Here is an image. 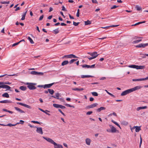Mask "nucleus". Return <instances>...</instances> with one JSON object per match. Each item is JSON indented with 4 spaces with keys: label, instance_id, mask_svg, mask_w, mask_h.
Returning <instances> with one entry per match:
<instances>
[{
    "label": "nucleus",
    "instance_id": "nucleus-4",
    "mask_svg": "<svg viewBox=\"0 0 148 148\" xmlns=\"http://www.w3.org/2000/svg\"><path fill=\"white\" fill-rule=\"evenodd\" d=\"M95 64L91 65H88L87 64H83L81 65L83 68H95Z\"/></svg>",
    "mask_w": 148,
    "mask_h": 148
},
{
    "label": "nucleus",
    "instance_id": "nucleus-40",
    "mask_svg": "<svg viewBox=\"0 0 148 148\" xmlns=\"http://www.w3.org/2000/svg\"><path fill=\"white\" fill-rule=\"evenodd\" d=\"M31 122L33 123H37V124H41L42 123L41 122H40L38 121H31Z\"/></svg>",
    "mask_w": 148,
    "mask_h": 148
},
{
    "label": "nucleus",
    "instance_id": "nucleus-34",
    "mask_svg": "<svg viewBox=\"0 0 148 148\" xmlns=\"http://www.w3.org/2000/svg\"><path fill=\"white\" fill-rule=\"evenodd\" d=\"M98 105V104L96 103L92 104L90 105V106L91 108H93L96 106Z\"/></svg>",
    "mask_w": 148,
    "mask_h": 148
},
{
    "label": "nucleus",
    "instance_id": "nucleus-28",
    "mask_svg": "<svg viewBox=\"0 0 148 148\" xmlns=\"http://www.w3.org/2000/svg\"><path fill=\"white\" fill-rule=\"evenodd\" d=\"M53 32L54 33V34H56L59 32V28H57L56 29L54 30Z\"/></svg>",
    "mask_w": 148,
    "mask_h": 148
},
{
    "label": "nucleus",
    "instance_id": "nucleus-62",
    "mask_svg": "<svg viewBox=\"0 0 148 148\" xmlns=\"http://www.w3.org/2000/svg\"><path fill=\"white\" fill-rule=\"evenodd\" d=\"M89 100L90 101H92L94 100V99L93 97H91L90 98Z\"/></svg>",
    "mask_w": 148,
    "mask_h": 148
},
{
    "label": "nucleus",
    "instance_id": "nucleus-60",
    "mask_svg": "<svg viewBox=\"0 0 148 148\" xmlns=\"http://www.w3.org/2000/svg\"><path fill=\"white\" fill-rule=\"evenodd\" d=\"M133 81H139V79H132Z\"/></svg>",
    "mask_w": 148,
    "mask_h": 148
},
{
    "label": "nucleus",
    "instance_id": "nucleus-8",
    "mask_svg": "<svg viewBox=\"0 0 148 148\" xmlns=\"http://www.w3.org/2000/svg\"><path fill=\"white\" fill-rule=\"evenodd\" d=\"M135 128V131L136 132H138L141 130L140 126H134L131 129L132 131V130Z\"/></svg>",
    "mask_w": 148,
    "mask_h": 148
},
{
    "label": "nucleus",
    "instance_id": "nucleus-54",
    "mask_svg": "<svg viewBox=\"0 0 148 148\" xmlns=\"http://www.w3.org/2000/svg\"><path fill=\"white\" fill-rule=\"evenodd\" d=\"M20 43H19V42H16V43H14L12 45V47H14L16 45H18V44H19Z\"/></svg>",
    "mask_w": 148,
    "mask_h": 148
},
{
    "label": "nucleus",
    "instance_id": "nucleus-59",
    "mask_svg": "<svg viewBox=\"0 0 148 148\" xmlns=\"http://www.w3.org/2000/svg\"><path fill=\"white\" fill-rule=\"evenodd\" d=\"M147 80L146 77L144 78L139 79V81Z\"/></svg>",
    "mask_w": 148,
    "mask_h": 148
},
{
    "label": "nucleus",
    "instance_id": "nucleus-7",
    "mask_svg": "<svg viewBox=\"0 0 148 148\" xmlns=\"http://www.w3.org/2000/svg\"><path fill=\"white\" fill-rule=\"evenodd\" d=\"M31 74L32 75H43L44 73L42 72H38L35 71H32L31 72Z\"/></svg>",
    "mask_w": 148,
    "mask_h": 148
},
{
    "label": "nucleus",
    "instance_id": "nucleus-50",
    "mask_svg": "<svg viewBox=\"0 0 148 148\" xmlns=\"http://www.w3.org/2000/svg\"><path fill=\"white\" fill-rule=\"evenodd\" d=\"M58 111L61 113L64 116H65V114L60 109H58Z\"/></svg>",
    "mask_w": 148,
    "mask_h": 148
},
{
    "label": "nucleus",
    "instance_id": "nucleus-41",
    "mask_svg": "<svg viewBox=\"0 0 148 148\" xmlns=\"http://www.w3.org/2000/svg\"><path fill=\"white\" fill-rule=\"evenodd\" d=\"M105 91L109 95L111 96L112 97H115V96L112 94L110 93V92H109L108 91H107L106 90H105Z\"/></svg>",
    "mask_w": 148,
    "mask_h": 148
},
{
    "label": "nucleus",
    "instance_id": "nucleus-2",
    "mask_svg": "<svg viewBox=\"0 0 148 148\" xmlns=\"http://www.w3.org/2000/svg\"><path fill=\"white\" fill-rule=\"evenodd\" d=\"M27 84L28 85L27 88L30 90H33L36 89V87L34 85H36V83H27Z\"/></svg>",
    "mask_w": 148,
    "mask_h": 148
},
{
    "label": "nucleus",
    "instance_id": "nucleus-36",
    "mask_svg": "<svg viewBox=\"0 0 148 148\" xmlns=\"http://www.w3.org/2000/svg\"><path fill=\"white\" fill-rule=\"evenodd\" d=\"M92 95L95 96H98V94L96 92H91Z\"/></svg>",
    "mask_w": 148,
    "mask_h": 148
},
{
    "label": "nucleus",
    "instance_id": "nucleus-51",
    "mask_svg": "<svg viewBox=\"0 0 148 148\" xmlns=\"http://www.w3.org/2000/svg\"><path fill=\"white\" fill-rule=\"evenodd\" d=\"M135 65H129L128 66V67L131 68L135 69Z\"/></svg>",
    "mask_w": 148,
    "mask_h": 148
},
{
    "label": "nucleus",
    "instance_id": "nucleus-39",
    "mask_svg": "<svg viewBox=\"0 0 148 148\" xmlns=\"http://www.w3.org/2000/svg\"><path fill=\"white\" fill-rule=\"evenodd\" d=\"M122 124L124 125H127L128 124V123L125 121H123L122 122Z\"/></svg>",
    "mask_w": 148,
    "mask_h": 148
},
{
    "label": "nucleus",
    "instance_id": "nucleus-42",
    "mask_svg": "<svg viewBox=\"0 0 148 148\" xmlns=\"http://www.w3.org/2000/svg\"><path fill=\"white\" fill-rule=\"evenodd\" d=\"M65 105L67 107H72L73 108H75V107L74 106L71 105L69 104L66 103V104H65Z\"/></svg>",
    "mask_w": 148,
    "mask_h": 148
},
{
    "label": "nucleus",
    "instance_id": "nucleus-24",
    "mask_svg": "<svg viewBox=\"0 0 148 148\" xmlns=\"http://www.w3.org/2000/svg\"><path fill=\"white\" fill-rule=\"evenodd\" d=\"M72 89L73 90L77 91H81L84 90L83 88H73Z\"/></svg>",
    "mask_w": 148,
    "mask_h": 148
},
{
    "label": "nucleus",
    "instance_id": "nucleus-26",
    "mask_svg": "<svg viewBox=\"0 0 148 148\" xmlns=\"http://www.w3.org/2000/svg\"><path fill=\"white\" fill-rule=\"evenodd\" d=\"M69 61L68 60H65L63 61L61 64V65L62 66H64L65 65H66L69 63Z\"/></svg>",
    "mask_w": 148,
    "mask_h": 148
},
{
    "label": "nucleus",
    "instance_id": "nucleus-3",
    "mask_svg": "<svg viewBox=\"0 0 148 148\" xmlns=\"http://www.w3.org/2000/svg\"><path fill=\"white\" fill-rule=\"evenodd\" d=\"M53 106L54 107L56 108H60L62 109H64L66 108V107L63 106L56 103H53Z\"/></svg>",
    "mask_w": 148,
    "mask_h": 148
},
{
    "label": "nucleus",
    "instance_id": "nucleus-23",
    "mask_svg": "<svg viewBox=\"0 0 148 148\" xmlns=\"http://www.w3.org/2000/svg\"><path fill=\"white\" fill-rule=\"evenodd\" d=\"M81 77L82 78H89L90 77H93V76L90 75H81Z\"/></svg>",
    "mask_w": 148,
    "mask_h": 148
},
{
    "label": "nucleus",
    "instance_id": "nucleus-45",
    "mask_svg": "<svg viewBox=\"0 0 148 148\" xmlns=\"http://www.w3.org/2000/svg\"><path fill=\"white\" fill-rule=\"evenodd\" d=\"M144 68L145 66L138 65V69H142Z\"/></svg>",
    "mask_w": 148,
    "mask_h": 148
},
{
    "label": "nucleus",
    "instance_id": "nucleus-12",
    "mask_svg": "<svg viewBox=\"0 0 148 148\" xmlns=\"http://www.w3.org/2000/svg\"><path fill=\"white\" fill-rule=\"evenodd\" d=\"M88 53L90 55L93 57L94 58H96L98 55L97 52L96 51L94 52L93 53Z\"/></svg>",
    "mask_w": 148,
    "mask_h": 148
},
{
    "label": "nucleus",
    "instance_id": "nucleus-57",
    "mask_svg": "<svg viewBox=\"0 0 148 148\" xmlns=\"http://www.w3.org/2000/svg\"><path fill=\"white\" fill-rule=\"evenodd\" d=\"M118 6H117L116 5H113L112 7L111 8V9H115L117 7H118Z\"/></svg>",
    "mask_w": 148,
    "mask_h": 148
},
{
    "label": "nucleus",
    "instance_id": "nucleus-47",
    "mask_svg": "<svg viewBox=\"0 0 148 148\" xmlns=\"http://www.w3.org/2000/svg\"><path fill=\"white\" fill-rule=\"evenodd\" d=\"M1 3L2 4H9L10 3V2L9 1L6 2V1H1Z\"/></svg>",
    "mask_w": 148,
    "mask_h": 148
},
{
    "label": "nucleus",
    "instance_id": "nucleus-46",
    "mask_svg": "<svg viewBox=\"0 0 148 148\" xmlns=\"http://www.w3.org/2000/svg\"><path fill=\"white\" fill-rule=\"evenodd\" d=\"M16 125V124H12L11 123H9L7 125H6L7 126H15Z\"/></svg>",
    "mask_w": 148,
    "mask_h": 148
},
{
    "label": "nucleus",
    "instance_id": "nucleus-64",
    "mask_svg": "<svg viewBox=\"0 0 148 148\" xmlns=\"http://www.w3.org/2000/svg\"><path fill=\"white\" fill-rule=\"evenodd\" d=\"M44 85H38L37 86V87H39V88H44Z\"/></svg>",
    "mask_w": 148,
    "mask_h": 148
},
{
    "label": "nucleus",
    "instance_id": "nucleus-48",
    "mask_svg": "<svg viewBox=\"0 0 148 148\" xmlns=\"http://www.w3.org/2000/svg\"><path fill=\"white\" fill-rule=\"evenodd\" d=\"M80 23L79 22L76 23L74 21L73 22V25L75 26H77Z\"/></svg>",
    "mask_w": 148,
    "mask_h": 148
},
{
    "label": "nucleus",
    "instance_id": "nucleus-35",
    "mask_svg": "<svg viewBox=\"0 0 148 148\" xmlns=\"http://www.w3.org/2000/svg\"><path fill=\"white\" fill-rule=\"evenodd\" d=\"M142 41L141 39H140V40H138L135 41H134L132 42L133 44H135L138 43Z\"/></svg>",
    "mask_w": 148,
    "mask_h": 148
},
{
    "label": "nucleus",
    "instance_id": "nucleus-27",
    "mask_svg": "<svg viewBox=\"0 0 148 148\" xmlns=\"http://www.w3.org/2000/svg\"><path fill=\"white\" fill-rule=\"evenodd\" d=\"M19 88L22 90L25 91L26 90L27 87L24 86H21Z\"/></svg>",
    "mask_w": 148,
    "mask_h": 148
},
{
    "label": "nucleus",
    "instance_id": "nucleus-37",
    "mask_svg": "<svg viewBox=\"0 0 148 148\" xmlns=\"http://www.w3.org/2000/svg\"><path fill=\"white\" fill-rule=\"evenodd\" d=\"M143 37H138L137 36H134V37L132 38V40H133L134 39H137L138 38H142Z\"/></svg>",
    "mask_w": 148,
    "mask_h": 148
},
{
    "label": "nucleus",
    "instance_id": "nucleus-29",
    "mask_svg": "<svg viewBox=\"0 0 148 148\" xmlns=\"http://www.w3.org/2000/svg\"><path fill=\"white\" fill-rule=\"evenodd\" d=\"M48 91L49 93L52 95L54 92V91L53 90L50 89H48Z\"/></svg>",
    "mask_w": 148,
    "mask_h": 148
},
{
    "label": "nucleus",
    "instance_id": "nucleus-30",
    "mask_svg": "<svg viewBox=\"0 0 148 148\" xmlns=\"http://www.w3.org/2000/svg\"><path fill=\"white\" fill-rule=\"evenodd\" d=\"M2 96L3 97H5L6 98H9V94L7 93H5L4 94H3Z\"/></svg>",
    "mask_w": 148,
    "mask_h": 148
},
{
    "label": "nucleus",
    "instance_id": "nucleus-17",
    "mask_svg": "<svg viewBox=\"0 0 148 148\" xmlns=\"http://www.w3.org/2000/svg\"><path fill=\"white\" fill-rule=\"evenodd\" d=\"M14 108L16 110H17V111L19 112L20 113H25V112L24 111H23V110H22L20 109L19 108H18V107H14Z\"/></svg>",
    "mask_w": 148,
    "mask_h": 148
},
{
    "label": "nucleus",
    "instance_id": "nucleus-6",
    "mask_svg": "<svg viewBox=\"0 0 148 148\" xmlns=\"http://www.w3.org/2000/svg\"><path fill=\"white\" fill-rule=\"evenodd\" d=\"M131 90L130 89L127 90H125L123 91V92L121 93V96H124L125 95H126L130 93L131 92Z\"/></svg>",
    "mask_w": 148,
    "mask_h": 148
},
{
    "label": "nucleus",
    "instance_id": "nucleus-9",
    "mask_svg": "<svg viewBox=\"0 0 148 148\" xmlns=\"http://www.w3.org/2000/svg\"><path fill=\"white\" fill-rule=\"evenodd\" d=\"M35 127L36 128V131L38 133L41 134H43V132L42 127H37L36 126H35Z\"/></svg>",
    "mask_w": 148,
    "mask_h": 148
},
{
    "label": "nucleus",
    "instance_id": "nucleus-20",
    "mask_svg": "<svg viewBox=\"0 0 148 148\" xmlns=\"http://www.w3.org/2000/svg\"><path fill=\"white\" fill-rule=\"evenodd\" d=\"M60 94L58 93H56L55 96H52L51 97H53L54 98L56 99H59V96Z\"/></svg>",
    "mask_w": 148,
    "mask_h": 148
},
{
    "label": "nucleus",
    "instance_id": "nucleus-22",
    "mask_svg": "<svg viewBox=\"0 0 148 148\" xmlns=\"http://www.w3.org/2000/svg\"><path fill=\"white\" fill-rule=\"evenodd\" d=\"M27 12V10L25 12L23 13V14L22 15V18H21V20H23L25 18V16H26V13Z\"/></svg>",
    "mask_w": 148,
    "mask_h": 148
},
{
    "label": "nucleus",
    "instance_id": "nucleus-5",
    "mask_svg": "<svg viewBox=\"0 0 148 148\" xmlns=\"http://www.w3.org/2000/svg\"><path fill=\"white\" fill-rule=\"evenodd\" d=\"M148 46V43H141L136 46V47L137 48H144Z\"/></svg>",
    "mask_w": 148,
    "mask_h": 148
},
{
    "label": "nucleus",
    "instance_id": "nucleus-55",
    "mask_svg": "<svg viewBox=\"0 0 148 148\" xmlns=\"http://www.w3.org/2000/svg\"><path fill=\"white\" fill-rule=\"evenodd\" d=\"M43 17H44V16L43 15H41L39 18V21H40L42 20V19H43Z\"/></svg>",
    "mask_w": 148,
    "mask_h": 148
},
{
    "label": "nucleus",
    "instance_id": "nucleus-1",
    "mask_svg": "<svg viewBox=\"0 0 148 148\" xmlns=\"http://www.w3.org/2000/svg\"><path fill=\"white\" fill-rule=\"evenodd\" d=\"M43 138L48 142L54 145V148H63L62 145L59 144H57L51 139L44 136H43Z\"/></svg>",
    "mask_w": 148,
    "mask_h": 148
},
{
    "label": "nucleus",
    "instance_id": "nucleus-14",
    "mask_svg": "<svg viewBox=\"0 0 148 148\" xmlns=\"http://www.w3.org/2000/svg\"><path fill=\"white\" fill-rule=\"evenodd\" d=\"M64 57L70 58H77L75 55L72 54L64 56Z\"/></svg>",
    "mask_w": 148,
    "mask_h": 148
},
{
    "label": "nucleus",
    "instance_id": "nucleus-52",
    "mask_svg": "<svg viewBox=\"0 0 148 148\" xmlns=\"http://www.w3.org/2000/svg\"><path fill=\"white\" fill-rule=\"evenodd\" d=\"M140 54V55H143L144 56L142 57V58H146V56H148V54Z\"/></svg>",
    "mask_w": 148,
    "mask_h": 148
},
{
    "label": "nucleus",
    "instance_id": "nucleus-63",
    "mask_svg": "<svg viewBox=\"0 0 148 148\" xmlns=\"http://www.w3.org/2000/svg\"><path fill=\"white\" fill-rule=\"evenodd\" d=\"M60 25L61 26H65L66 25V24L64 23H61V24H60Z\"/></svg>",
    "mask_w": 148,
    "mask_h": 148
},
{
    "label": "nucleus",
    "instance_id": "nucleus-16",
    "mask_svg": "<svg viewBox=\"0 0 148 148\" xmlns=\"http://www.w3.org/2000/svg\"><path fill=\"white\" fill-rule=\"evenodd\" d=\"M0 88L10 89L11 88V87L8 85H0Z\"/></svg>",
    "mask_w": 148,
    "mask_h": 148
},
{
    "label": "nucleus",
    "instance_id": "nucleus-44",
    "mask_svg": "<svg viewBox=\"0 0 148 148\" xmlns=\"http://www.w3.org/2000/svg\"><path fill=\"white\" fill-rule=\"evenodd\" d=\"M77 59H73L71 60L69 62L70 64H71L73 63L74 61H76Z\"/></svg>",
    "mask_w": 148,
    "mask_h": 148
},
{
    "label": "nucleus",
    "instance_id": "nucleus-33",
    "mask_svg": "<svg viewBox=\"0 0 148 148\" xmlns=\"http://www.w3.org/2000/svg\"><path fill=\"white\" fill-rule=\"evenodd\" d=\"M91 23V22L89 20H87V21H85V25H87L90 24Z\"/></svg>",
    "mask_w": 148,
    "mask_h": 148
},
{
    "label": "nucleus",
    "instance_id": "nucleus-10",
    "mask_svg": "<svg viewBox=\"0 0 148 148\" xmlns=\"http://www.w3.org/2000/svg\"><path fill=\"white\" fill-rule=\"evenodd\" d=\"M17 103L18 104H19V105H20L22 106H23L26 107L28 108H29L30 109H32V107L28 105H27L26 104L23 103H21V102H17Z\"/></svg>",
    "mask_w": 148,
    "mask_h": 148
},
{
    "label": "nucleus",
    "instance_id": "nucleus-58",
    "mask_svg": "<svg viewBox=\"0 0 148 148\" xmlns=\"http://www.w3.org/2000/svg\"><path fill=\"white\" fill-rule=\"evenodd\" d=\"M92 1L93 3H98V2L96 0H91Z\"/></svg>",
    "mask_w": 148,
    "mask_h": 148
},
{
    "label": "nucleus",
    "instance_id": "nucleus-13",
    "mask_svg": "<svg viewBox=\"0 0 148 148\" xmlns=\"http://www.w3.org/2000/svg\"><path fill=\"white\" fill-rule=\"evenodd\" d=\"M109 126L111 128V131H112V133H115L116 132V131H118L116 130V128L113 126L111 125H109Z\"/></svg>",
    "mask_w": 148,
    "mask_h": 148
},
{
    "label": "nucleus",
    "instance_id": "nucleus-32",
    "mask_svg": "<svg viewBox=\"0 0 148 148\" xmlns=\"http://www.w3.org/2000/svg\"><path fill=\"white\" fill-rule=\"evenodd\" d=\"M28 39L29 40L31 43L33 44L34 43V42L33 40L30 37H28Z\"/></svg>",
    "mask_w": 148,
    "mask_h": 148
},
{
    "label": "nucleus",
    "instance_id": "nucleus-43",
    "mask_svg": "<svg viewBox=\"0 0 148 148\" xmlns=\"http://www.w3.org/2000/svg\"><path fill=\"white\" fill-rule=\"evenodd\" d=\"M20 122H18V123H16V125L19 124H21L22 125H23V124L24 122L22 120H20Z\"/></svg>",
    "mask_w": 148,
    "mask_h": 148
},
{
    "label": "nucleus",
    "instance_id": "nucleus-18",
    "mask_svg": "<svg viewBox=\"0 0 148 148\" xmlns=\"http://www.w3.org/2000/svg\"><path fill=\"white\" fill-rule=\"evenodd\" d=\"M86 143L88 145H90V143L91 142V140L89 138H87L86 139Z\"/></svg>",
    "mask_w": 148,
    "mask_h": 148
},
{
    "label": "nucleus",
    "instance_id": "nucleus-25",
    "mask_svg": "<svg viewBox=\"0 0 148 148\" xmlns=\"http://www.w3.org/2000/svg\"><path fill=\"white\" fill-rule=\"evenodd\" d=\"M147 106H143V107H139L137 108V111H139L140 110L143 109H146L147 108Z\"/></svg>",
    "mask_w": 148,
    "mask_h": 148
},
{
    "label": "nucleus",
    "instance_id": "nucleus-11",
    "mask_svg": "<svg viewBox=\"0 0 148 148\" xmlns=\"http://www.w3.org/2000/svg\"><path fill=\"white\" fill-rule=\"evenodd\" d=\"M142 87H143L142 86H135L133 88H130V90L131 91V92H132L136 90H139V89L142 88Z\"/></svg>",
    "mask_w": 148,
    "mask_h": 148
},
{
    "label": "nucleus",
    "instance_id": "nucleus-53",
    "mask_svg": "<svg viewBox=\"0 0 148 148\" xmlns=\"http://www.w3.org/2000/svg\"><path fill=\"white\" fill-rule=\"evenodd\" d=\"M92 112H93L92 111H88L86 113V114L87 115H89L92 114Z\"/></svg>",
    "mask_w": 148,
    "mask_h": 148
},
{
    "label": "nucleus",
    "instance_id": "nucleus-21",
    "mask_svg": "<svg viewBox=\"0 0 148 148\" xmlns=\"http://www.w3.org/2000/svg\"><path fill=\"white\" fill-rule=\"evenodd\" d=\"M105 108L103 107H100L99 108L97 109L96 110L97 112H100L102 110H105Z\"/></svg>",
    "mask_w": 148,
    "mask_h": 148
},
{
    "label": "nucleus",
    "instance_id": "nucleus-19",
    "mask_svg": "<svg viewBox=\"0 0 148 148\" xmlns=\"http://www.w3.org/2000/svg\"><path fill=\"white\" fill-rule=\"evenodd\" d=\"M12 101L9 100H4L0 101V103H12Z\"/></svg>",
    "mask_w": 148,
    "mask_h": 148
},
{
    "label": "nucleus",
    "instance_id": "nucleus-49",
    "mask_svg": "<svg viewBox=\"0 0 148 148\" xmlns=\"http://www.w3.org/2000/svg\"><path fill=\"white\" fill-rule=\"evenodd\" d=\"M39 110L41 111H42V112L45 113H46V112H49V111L48 110H46L45 111L41 109H40V108H39Z\"/></svg>",
    "mask_w": 148,
    "mask_h": 148
},
{
    "label": "nucleus",
    "instance_id": "nucleus-38",
    "mask_svg": "<svg viewBox=\"0 0 148 148\" xmlns=\"http://www.w3.org/2000/svg\"><path fill=\"white\" fill-rule=\"evenodd\" d=\"M136 10H142V8L139 6L138 5H137L136 7Z\"/></svg>",
    "mask_w": 148,
    "mask_h": 148
},
{
    "label": "nucleus",
    "instance_id": "nucleus-61",
    "mask_svg": "<svg viewBox=\"0 0 148 148\" xmlns=\"http://www.w3.org/2000/svg\"><path fill=\"white\" fill-rule=\"evenodd\" d=\"M62 10L63 11H66V8H65V7L64 6H62Z\"/></svg>",
    "mask_w": 148,
    "mask_h": 148
},
{
    "label": "nucleus",
    "instance_id": "nucleus-31",
    "mask_svg": "<svg viewBox=\"0 0 148 148\" xmlns=\"http://www.w3.org/2000/svg\"><path fill=\"white\" fill-rule=\"evenodd\" d=\"M119 25H113L107 26V27H102V28H103V29H106V28H108L110 27H116L118 26Z\"/></svg>",
    "mask_w": 148,
    "mask_h": 148
},
{
    "label": "nucleus",
    "instance_id": "nucleus-15",
    "mask_svg": "<svg viewBox=\"0 0 148 148\" xmlns=\"http://www.w3.org/2000/svg\"><path fill=\"white\" fill-rule=\"evenodd\" d=\"M54 83H53L50 84H45L44 85V88L45 89L47 88H50Z\"/></svg>",
    "mask_w": 148,
    "mask_h": 148
},
{
    "label": "nucleus",
    "instance_id": "nucleus-56",
    "mask_svg": "<svg viewBox=\"0 0 148 148\" xmlns=\"http://www.w3.org/2000/svg\"><path fill=\"white\" fill-rule=\"evenodd\" d=\"M11 84V83L9 82H4V84H6L10 85Z\"/></svg>",
    "mask_w": 148,
    "mask_h": 148
}]
</instances>
